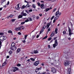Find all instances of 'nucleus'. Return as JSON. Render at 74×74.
Instances as JSON below:
<instances>
[{"mask_svg":"<svg viewBox=\"0 0 74 74\" xmlns=\"http://www.w3.org/2000/svg\"><path fill=\"white\" fill-rule=\"evenodd\" d=\"M51 71L53 73H56V69L54 67H53L51 68Z\"/></svg>","mask_w":74,"mask_h":74,"instance_id":"f257e3e1","label":"nucleus"},{"mask_svg":"<svg viewBox=\"0 0 74 74\" xmlns=\"http://www.w3.org/2000/svg\"><path fill=\"white\" fill-rule=\"evenodd\" d=\"M58 41L57 40H56L55 41V43L54 44H53V47L55 48L56 46H58Z\"/></svg>","mask_w":74,"mask_h":74,"instance_id":"f03ea898","label":"nucleus"},{"mask_svg":"<svg viewBox=\"0 0 74 74\" xmlns=\"http://www.w3.org/2000/svg\"><path fill=\"white\" fill-rule=\"evenodd\" d=\"M7 38V37L5 36H3L0 37L1 40H5Z\"/></svg>","mask_w":74,"mask_h":74,"instance_id":"7ed1b4c3","label":"nucleus"},{"mask_svg":"<svg viewBox=\"0 0 74 74\" xmlns=\"http://www.w3.org/2000/svg\"><path fill=\"white\" fill-rule=\"evenodd\" d=\"M64 65L65 66H67L69 65V61H65L64 63Z\"/></svg>","mask_w":74,"mask_h":74,"instance_id":"20e7f679","label":"nucleus"},{"mask_svg":"<svg viewBox=\"0 0 74 74\" xmlns=\"http://www.w3.org/2000/svg\"><path fill=\"white\" fill-rule=\"evenodd\" d=\"M38 64H39V61H37L34 63V65L35 66H38Z\"/></svg>","mask_w":74,"mask_h":74,"instance_id":"39448f33","label":"nucleus"},{"mask_svg":"<svg viewBox=\"0 0 74 74\" xmlns=\"http://www.w3.org/2000/svg\"><path fill=\"white\" fill-rule=\"evenodd\" d=\"M69 28V36H71V34H73V33H72L71 32V29H70V28L69 27H68Z\"/></svg>","mask_w":74,"mask_h":74,"instance_id":"423d86ee","label":"nucleus"},{"mask_svg":"<svg viewBox=\"0 0 74 74\" xmlns=\"http://www.w3.org/2000/svg\"><path fill=\"white\" fill-rule=\"evenodd\" d=\"M21 15H22L23 16H26L27 15V14L25 13H24L23 11L22 12H21Z\"/></svg>","mask_w":74,"mask_h":74,"instance_id":"0eeeda50","label":"nucleus"},{"mask_svg":"<svg viewBox=\"0 0 74 74\" xmlns=\"http://www.w3.org/2000/svg\"><path fill=\"white\" fill-rule=\"evenodd\" d=\"M42 67H40L39 68H38L36 69V70H35V72L36 73H37L38 72V71H40L41 70Z\"/></svg>","mask_w":74,"mask_h":74,"instance_id":"6e6552de","label":"nucleus"},{"mask_svg":"<svg viewBox=\"0 0 74 74\" xmlns=\"http://www.w3.org/2000/svg\"><path fill=\"white\" fill-rule=\"evenodd\" d=\"M22 27H23V26H20V27H18V28H15V30L16 31H18V30H21V28Z\"/></svg>","mask_w":74,"mask_h":74,"instance_id":"1a4fd4ad","label":"nucleus"},{"mask_svg":"<svg viewBox=\"0 0 74 74\" xmlns=\"http://www.w3.org/2000/svg\"><path fill=\"white\" fill-rule=\"evenodd\" d=\"M20 9V7H19V4H18L17 5V6L16 7V9L17 10H18Z\"/></svg>","mask_w":74,"mask_h":74,"instance_id":"9d476101","label":"nucleus"},{"mask_svg":"<svg viewBox=\"0 0 74 74\" xmlns=\"http://www.w3.org/2000/svg\"><path fill=\"white\" fill-rule=\"evenodd\" d=\"M71 72V68H69L68 70V74H70Z\"/></svg>","mask_w":74,"mask_h":74,"instance_id":"9b49d317","label":"nucleus"},{"mask_svg":"<svg viewBox=\"0 0 74 74\" xmlns=\"http://www.w3.org/2000/svg\"><path fill=\"white\" fill-rule=\"evenodd\" d=\"M54 35H55V32H53L51 34V37H53V36H54Z\"/></svg>","mask_w":74,"mask_h":74,"instance_id":"f8f14e48","label":"nucleus"},{"mask_svg":"<svg viewBox=\"0 0 74 74\" xmlns=\"http://www.w3.org/2000/svg\"><path fill=\"white\" fill-rule=\"evenodd\" d=\"M51 23H48L47 24L46 26L47 27V29H48L49 27V26H50Z\"/></svg>","mask_w":74,"mask_h":74,"instance_id":"ddd939ff","label":"nucleus"},{"mask_svg":"<svg viewBox=\"0 0 74 74\" xmlns=\"http://www.w3.org/2000/svg\"><path fill=\"white\" fill-rule=\"evenodd\" d=\"M17 70V68L15 67H14L13 68V71H14V72H15V71H16Z\"/></svg>","mask_w":74,"mask_h":74,"instance_id":"4468645a","label":"nucleus"},{"mask_svg":"<svg viewBox=\"0 0 74 74\" xmlns=\"http://www.w3.org/2000/svg\"><path fill=\"white\" fill-rule=\"evenodd\" d=\"M30 7V5H29V4L27 3V5L25 6V8H27V7Z\"/></svg>","mask_w":74,"mask_h":74,"instance_id":"2eb2a0df","label":"nucleus"},{"mask_svg":"<svg viewBox=\"0 0 74 74\" xmlns=\"http://www.w3.org/2000/svg\"><path fill=\"white\" fill-rule=\"evenodd\" d=\"M50 10V8H47L46 9H45L44 10V11H45V12H47V11H49V10Z\"/></svg>","mask_w":74,"mask_h":74,"instance_id":"dca6fc26","label":"nucleus"},{"mask_svg":"<svg viewBox=\"0 0 74 74\" xmlns=\"http://www.w3.org/2000/svg\"><path fill=\"white\" fill-rule=\"evenodd\" d=\"M23 16H22V15H19L18 16V19H19L20 18H22Z\"/></svg>","mask_w":74,"mask_h":74,"instance_id":"f3484780","label":"nucleus"},{"mask_svg":"<svg viewBox=\"0 0 74 74\" xmlns=\"http://www.w3.org/2000/svg\"><path fill=\"white\" fill-rule=\"evenodd\" d=\"M59 11L58 10V11L56 13L55 16H57L58 15V14H59Z\"/></svg>","mask_w":74,"mask_h":74,"instance_id":"a211bd4d","label":"nucleus"},{"mask_svg":"<svg viewBox=\"0 0 74 74\" xmlns=\"http://www.w3.org/2000/svg\"><path fill=\"white\" fill-rule=\"evenodd\" d=\"M59 16H57L56 17H55L54 19H55L56 20H58V19L59 18Z\"/></svg>","mask_w":74,"mask_h":74,"instance_id":"6ab92c4d","label":"nucleus"},{"mask_svg":"<svg viewBox=\"0 0 74 74\" xmlns=\"http://www.w3.org/2000/svg\"><path fill=\"white\" fill-rule=\"evenodd\" d=\"M6 64H7V63H6V60H5L4 62L3 63V66H5V65H6Z\"/></svg>","mask_w":74,"mask_h":74,"instance_id":"aec40b11","label":"nucleus"},{"mask_svg":"<svg viewBox=\"0 0 74 74\" xmlns=\"http://www.w3.org/2000/svg\"><path fill=\"white\" fill-rule=\"evenodd\" d=\"M58 29L56 28L55 29V32L56 34H57L58 33Z\"/></svg>","mask_w":74,"mask_h":74,"instance_id":"412c9836","label":"nucleus"},{"mask_svg":"<svg viewBox=\"0 0 74 74\" xmlns=\"http://www.w3.org/2000/svg\"><path fill=\"white\" fill-rule=\"evenodd\" d=\"M27 35H25L24 36V38L25 40H26V38H27Z\"/></svg>","mask_w":74,"mask_h":74,"instance_id":"4be33fe9","label":"nucleus"},{"mask_svg":"<svg viewBox=\"0 0 74 74\" xmlns=\"http://www.w3.org/2000/svg\"><path fill=\"white\" fill-rule=\"evenodd\" d=\"M11 45L12 47H14L15 45V44L14 43H12V44Z\"/></svg>","mask_w":74,"mask_h":74,"instance_id":"5701e85b","label":"nucleus"},{"mask_svg":"<svg viewBox=\"0 0 74 74\" xmlns=\"http://www.w3.org/2000/svg\"><path fill=\"white\" fill-rule=\"evenodd\" d=\"M34 53H38V51L37 50H34Z\"/></svg>","mask_w":74,"mask_h":74,"instance_id":"b1692460","label":"nucleus"},{"mask_svg":"<svg viewBox=\"0 0 74 74\" xmlns=\"http://www.w3.org/2000/svg\"><path fill=\"white\" fill-rule=\"evenodd\" d=\"M10 49L11 50H13V51H14V46L11 47H10Z\"/></svg>","mask_w":74,"mask_h":74,"instance_id":"393cba45","label":"nucleus"},{"mask_svg":"<svg viewBox=\"0 0 74 74\" xmlns=\"http://www.w3.org/2000/svg\"><path fill=\"white\" fill-rule=\"evenodd\" d=\"M44 31V30L43 29H42L40 31V34H41L42 32H43V31Z\"/></svg>","mask_w":74,"mask_h":74,"instance_id":"a878e982","label":"nucleus"},{"mask_svg":"<svg viewBox=\"0 0 74 74\" xmlns=\"http://www.w3.org/2000/svg\"><path fill=\"white\" fill-rule=\"evenodd\" d=\"M46 25H44L42 27L43 29H45L46 28Z\"/></svg>","mask_w":74,"mask_h":74,"instance_id":"bb28decb","label":"nucleus"},{"mask_svg":"<svg viewBox=\"0 0 74 74\" xmlns=\"http://www.w3.org/2000/svg\"><path fill=\"white\" fill-rule=\"evenodd\" d=\"M17 51L18 52H19L21 51V49H20V48L18 49L17 50Z\"/></svg>","mask_w":74,"mask_h":74,"instance_id":"cd10ccee","label":"nucleus"},{"mask_svg":"<svg viewBox=\"0 0 74 74\" xmlns=\"http://www.w3.org/2000/svg\"><path fill=\"white\" fill-rule=\"evenodd\" d=\"M32 7L33 8H36V5L35 4H33Z\"/></svg>","mask_w":74,"mask_h":74,"instance_id":"c85d7f7f","label":"nucleus"},{"mask_svg":"<svg viewBox=\"0 0 74 74\" xmlns=\"http://www.w3.org/2000/svg\"><path fill=\"white\" fill-rule=\"evenodd\" d=\"M8 32L9 33H12V31L11 30L8 31Z\"/></svg>","mask_w":74,"mask_h":74,"instance_id":"c756f323","label":"nucleus"},{"mask_svg":"<svg viewBox=\"0 0 74 74\" xmlns=\"http://www.w3.org/2000/svg\"><path fill=\"white\" fill-rule=\"evenodd\" d=\"M51 40H52V37H50L48 39V41H50Z\"/></svg>","mask_w":74,"mask_h":74,"instance_id":"7c9ffc66","label":"nucleus"},{"mask_svg":"<svg viewBox=\"0 0 74 74\" xmlns=\"http://www.w3.org/2000/svg\"><path fill=\"white\" fill-rule=\"evenodd\" d=\"M9 53L10 54H12V51H9Z\"/></svg>","mask_w":74,"mask_h":74,"instance_id":"2f4dec72","label":"nucleus"},{"mask_svg":"<svg viewBox=\"0 0 74 74\" xmlns=\"http://www.w3.org/2000/svg\"><path fill=\"white\" fill-rule=\"evenodd\" d=\"M30 59L32 61H34V60H35V59H34L33 58H31Z\"/></svg>","mask_w":74,"mask_h":74,"instance_id":"473e14b6","label":"nucleus"},{"mask_svg":"<svg viewBox=\"0 0 74 74\" xmlns=\"http://www.w3.org/2000/svg\"><path fill=\"white\" fill-rule=\"evenodd\" d=\"M1 41H0V49L1 48V47L2 46V45H1Z\"/></svg>","mask_w":74,"mask_h":74,"instance_id":"72a5a7b5","label":"nucleus"},{"mask_svg":"<svg viewBox=\"0 0 74 74\" xmlns=\"http://www.w3.org/2000/svg\"><path fill=\"white\" fill-rule=\"evenodd\" d=\"M29 19H28L25 21V22H29Z\"/></svg>","mask_w":74,"mask_h":74,"instance_id":"f704fd0d","label":"nucleus"},{"mask_svg":"<svg viewBox=\"0 0 74 74\" xmlns=\"http://www.w3.org/2000/svg\"><path fill=\"white\" fill-rule=\"evenodd\" d=\"M16 47L13 46V50H16Z\"/></svg>","mask_w":74,"mask_h":74,"instance_id":"c9c22d12","label":"nucleus"},{"mask_svg":"<svg viewBox=\"0 0 74 74\" xmlns=\"http://www.w3.org/2000/svg\"><path fill=\"white\" fill-rule=\"evenodd\" d=\"M4 34V33L3 32L0 33V36H1Z\"/></svg>","mask_w":74,"mask_h":74,"instance_id":"e433bc0d","label":"nucleus"},{"mask_svg":"<svg viewBox=\"0 0 74 74\" xmlns=\"http://www.w3.org/2000/svg\"><path fill=\"white\" fill-rule=\"evenodd\" d=\"M17 66L19 67V66H21V64H18L17 65Z\"/></svg>","mask_w":74,"mask_h":74,"instance_id":"4c0bfd02","label":"nucleus"},{"mask_svg":"<svg viewBox=\"0 0 74 74\" xmlns=\"http://www.w3.org/2000/svg\"><path fill=\"white\" fill-rule=\"evenodd\" d=\"M13 16V14H11L9 16V17L10 18H12Z\"/></svg>","mask_w":74,"mask_h":74,"instance_id":"58836bf2","label":"nucleus"},{"mask_svg":"<svg viewBox=\"0 0 74 74\" xmlns=\"http://www.w3.org/2000/svg\"><path fill=\"white\" fill-rule=\"evenodd\" d=\"M16 20L15 19H12V22H15V21Z\"/></svg>","mask_w":74,"mask_h":74,"instance_id":"ea45409f","label":"nucleus"},{"mask_svg":"<svg viewBox=\"0 0 74 74\" xmlns=\"http://www.w3.org/2000/svg\"><path fill=\"white\" fill-rule=\"evenodd\" d=\"M44 7V4H42L40 6L41 8H42Z\"/></svg>","mask_w":74,"mask_h":74,"instance_id":"a19ab883","label":"nucleus"},{"mask_svg":"<svg viewBox=\"0 0 74 74\" xmlns=\"http://www.w3.org/2000/svg\"><path fill=\"white\" fill-rule=\"evenodd\" d=\"M47 36H45L43 38V40H44V39H46V38H47Z\"/></svg>","mask_w":74,"mask_h":74,"instance_id":"79ce46f5","label":"nucleus"},{"mask_svg":"<svg viewBox=\"0 0 74 74\" xmlns=\"http://www.w3.org/2000/svg\"><path fill=\"white\" fill-rule=\"evenodd\" d=\"M62 33H63V34H64V35L66 34V31H64Z\"/></svg>","mask_w":74,"mask_h":74,"instance_id":"37998d69","label":"nucleus"},{"mask_svg":"<svg viewBox=\"0 0 74 74\" xmlns=\"http://www.w3.org/2000/svg\"><path fill=\"white\" fill-rule=\"evenodd\" d=\"M18 35H21V32H18Z\"/></svg>","mask_w":74,"mask_h":74,"instance_id":"c03bdc74","label":"nucleus"},{"mask_svg":"<svg viewBox=\"0 0 74 74\" xmlns=\"http://www.w3.org/2000/svg\"><path fill=\"white\" fill-rule=\"evenodd\" d=\"M38 6H40V5H41V4L39 2L38 3Z\"/></svg>","mask_w":74,"mask_h":74,"instance_id":"a18cd8bd","label":"nucleus"},{"mask_svg":"<svg viewBox=\"0 0 74 74\" xmlns=\"http://www.w3.org/2000/svg\"><path fill=\"white\" fill-rule=\"evenodd\" d=\"M5 0H3L1 2V3H4V1H5Z\"/></svg>","mask_w":74,"mask_h":74,"instance_id":"49530a36","label":"nucleus"},{"mask_svg":"<svg viewBox=\"0 0 74 74\" xmlns=\"http://www.w3.org/2000/svg\"><path fill=\"white\" fill-rule=\"evenodd\" d=\"M54 17L55 16H53L52 17L51 19V20H52V19L54 18Z\"/></svg>","mask_w":74,"mask_h":74,"instance_id":"de8ad7c7","label":"nucleus"},{"mask_svg":"<svg viewBox=\"0 0 74 74\" xmlns=\"http://www.w3.org/2000/svg\"><path fill=\"white\" fill-rule=\"evenodd\" d=\"M25 22H23L21 23V25H23V24H25Z\"/></svg>","mask_w":74,"mask_h":74,"instance_id":"09e8293b","label":"nucleus"},{"mask_svg":"<svg viewBox=\"0 0 74 74\" xmlns=\"http://www.w3.org/2000/svg\"><path fill=\"white\" fill-rule=\"evenodd\" d=\"M25 8V6L23 5L22 7V9H24V8Z\"/></svg>","mask_w":74,"mask_h":74,"instance_id":"8fccbe9b","label":"nucleus"},{"mask_svg":"<svg viewBox=\"0 0 74 74\" xmlns=\"http://www.w3.org/2000/svg\"><path fill=\"white\" fill-rule=\"evenodd\" d=\"M51 28H49V29H48V32H49V31H51Z\"/></svg>","mask_w":74,"mask_h":74,"instance_id":"3c124183","label":"nucleus"},{"mask_svg":"<svg viewBox=\"0 0 74 74\" xmlns=\"http://www.w3.org/2000/svg\"><path fill=\"white\" fill-rule=\"evenodd\" d=\"M22 41L23 42V43H25V42H26V40H22Z\"/></svg>","mask_w":74,"mask_h":74,"instance_id":"603ef678","label":"nucleus"},{"mask_svg":"<svg viewBox=\"0 0 74 74\" xmlns=\"http://www.w3.org/2000/svg\"><path fill=\"white\" fill-rule=\"evenodd\" d=\"M56 10V8L54 9L53 11V12H55Z\"/></svg>","mask_w":74,"mask_h":74,"instance_id":"864d4df0","label":"nucleus"},{"mask_svg":"<svg viewBox=\"0 0 74 74\" xmlns=\"http://www.w3.org/2000/svg\"><path fill=\"white\" fill-rule=\"evenodd\" d=\"M33 10L32 9H30L29 10V12H32Z\"/></svg>","mask_w":74,"mask_h":74,"instance_id":"5fc2aeb1","label":"nucleus"},{"mask_svg":"<svg viewBox=\"0 0 74 74\" xmlns=\"http://www.w3.org/2000/svg\"><path fill=\"white\" fill-rule=\"evenodd\" d=\"M10 17L9 16H7V17L5 18L6 19H8L9 18V17Z\"/></svg>","mask_w":74,"mask_h":74,"instance_id":"6e6d98bb","label":"nucleus"},{"mask_svg":"<svg viewBox=\"0 0 74 74\" xmlns=\"http://www.w3.org/2000/svg\"><path fill=\"white\" fill-rule=\"evenodd\" d=\"M36 18L37 19H39L40 18L38 16H37L36 17Z\"/></svg>","mask_w":74,"mask_h":74,"instance_id":"4d7b16f0","label":"nucleus"},{"mask_svg":"<svg viewBox=\"0 0 74 74\" xmlns=\"http://www.w3.org/2000/svg\"><path fill=\"white\" fill-rule=\"evenodd\" d=\"M48 48H49V49H50V48H51V46L50 45H48Z\"/></svg>","mask_w":74,"mask_h":74,"instance_id":"13d9d810","label":"nucleus"},{"mask_svg":"<svg viewBox=\"0 0 74 74\" xmlns=\"http://www.w3.org/2000/svg\"><path fill=\"white\" fill-rule=\"evenodd\" d=\"M29 21H32V19L31 18H29Z\"/></svg>","mask_w":74,"mask_h":74,"instance_id":"bf43d9fd","label":"nucleus"},{"mask_svg":"<svg viewBox=\"0 0 74 74\" xmlns=\"http://www.w3.org/2000/svg\"><path fill=\"white\" fill-rule=\"evenodd\" d=\"M25 11L27 13V14H29V12H28V11L27 10H26Z\"/></svg>","mask_w":74,"mask_h":74,"instance_id":"052dcab7","label":"nucleus"},{"mask_svg":"<svg viewBox=\"0 0 74 74\" xmlns=\"http://www.w3.org/2000/svg\"><path fill=\"white\" fill-rule=\"evenodd\" d=\"M56 19H54L53 21V23H55V22H56Z\"/></svg>","mask_w":74,"mask_h":74,"instance_id":"680f3d73","label":"nucleus"},{"mask_svg":"<svg viewBox=\"0 0 74 74\" xmlns=\"http://www.w3.org/2000/svg\"><path fill=\"white\" fill-rule=\"evenodd\" d=\"M71 25L72 27H73V24L72 23H71Z\"/></svg>","mask_w":74,"mask_h":74,"instance_id":"e2e57ef3","label":"nucleus"},{"mask_svg":"<svg viewBox=\"0 0 74 74\" xmlns=\"http://www.w3.org/2000/svg\"><path fill=\"white\" fill-rule=\"evenodd\" d=\"M36 37V35H33L32 36V38H34V37Z\"/></svg>","mask_w":74,"mask_h":74,"instance_id":"0e129e2a","label":"nucleus"},{"mask_svg":"<svg viewBox=\"0 0 74 74\" xmlns=\"http://www.w3.org/2000/svg\"><path fill=\"white\" fill-rule=\"evenodd\" d=\"M39 15H40V16H42V14H39Z\"/></svg>","mask_w":74,"mask_h":74,"instance_id":"69168bd1","label":"nucleus"},{"mask_svg":"<svg viewBox=\"0 0 74 74\" xmlns=\"http://www.w3.org/2000/svg\"><path fill=\"white\" fill-rule=\"evenodd\" d=\"M51 65H52L53 66L54 64V63H51Z\"/></svg>","mask_w":74,"mask_h":74,"instance_id":"338daca9","label":"nucleus"},{"mask_svg":"<svg viewBox=\"0 0 74 74\" xmlns=\"http://www.w3.org/2000/svg\"><path fill=\"white\" fill-rule=\"evenodd\" d=\"M41 74H45V72H44L43 73H41Z\"/></svg>","mask_w":74,"mask_h":74,"instance_id":"774afa93","label":"nucleus"}]
</instances>
